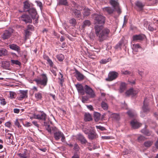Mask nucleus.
<instances>
[{
	"label": "nucleus",
	"mask_w": 158,
	"mask_h": 158,
	"mask_svg": "<svg viewBox=\"0 0 158 158\" xmlns=\"http://www.w3.org/2000/svg\"><path fill=\"white\" fill-rule=\"evenodd\" d=\"M126 86V84L124 83H121L120 86V89L121 90H123L125 88Z\"/></svg>",
	"instance_id": "43"
},
{
	"label": "nucleus",
	"mask_w": 158,
	"mask_h": 158,
	"mask_svg": "<svg viewBox=\"0 0 158 158\" xmlns=\"http://www.w3.org/2000/svg\"><path fill=\"white\" fill-rule=\"evenodd\" d=\"M141 131L143 134L147 136H149L151 135L150 133L145 129H142Z\"/></svg>",
	"instance_id": "37"
},
{
	"label": "nucleus",
	"mask_w": 158,
	"mask_h": 158,
	"mask_svg": "<svg viewBox=\"0 0 158 158\" xmlns=\"http://www.w3.org/2000/svg\"><path fill=\"white\" fill-rule=\"evenodd\" d=\"M15 124L17 126L18 128H20L21 127V125H20L19 122L17 119H16L15 122Z\"/></svg>",
	"instance_id": "44"
},
{
	"label": "nucleus",
	"mask_w": 158,
	"mask_h": 158,
	"mask_svg": "<svg viewBox=\"0 0 158 158\" xmlns=\"http://www.w3.org/2000/svg\"><path fill=\"white\" fill-rule=\"evenodd\" d=\"M110 3L113 6L114 9L118 13L120 14L121 13V10L119 6V3L117 0H110Z\"/></svg>",
	"instance_id": "4"
},
{
	"label": "nucleus",
	"mask_w": 158,
	"mask_h": 158,
	"mask_svg": "<svg viewBox=\"0 0 158 158\" xmlns=\"http://www.w3.org/2000/svg\"><path fill=\"white\" fill-rule=\"evenodd\" d=\"M132 127L134 129H136L140 127L141 124L138 123L135 120L132 121L131 122Z\"/></svg>",
	"instance_id": "16"
},
{
	"label": "nucleus",
	"mask_w": 158,
	"mask_h": 158,
	"mask_svg": "<svg viewBox=\"0 0 158 158\" xmlns=\"http://www.w3.org/2000/svg\"><path fill=\"white\" fill-rule=\"evenodd\" d=\"M47 60L48 63L49 64V65L50 66H52L53 63L52 61L48 57L47 59Z\"/></svg>",
	"instance_id": "48"
},
{
	"label": "nucleus",
	"mask_w": 158,
	"mask_h": 158,
	"mask_svg": "<svg viewBox=\"0 0 158 158\" xmlns=\"http://www.w3.org/2000/svg\"><path fill=\"white\" fill-rule=\"evenodd\" d=\"M11 61L13 64H15L18 65H20L21 64L20 62L18 60H11Z\"/></svg>",
	"instance_id": "42"
},
{
	"label": "nucleus",
	"mask_w": 158,
	"mask_h": 158,
	"mask_svg": "<svg viewBox=\"0 0 158 158\" xmlns=\"http://www.w3.org/2000/svg\"><path fill=\"white\" fill-rule=\"evenodd\" d=\"M72 158H79V156L77 154H75Z\"/></svg>",
	"instance_id": "62"
},
{
	"label": "nucleus",
	"mask_w": 158,
	"mask_h": 158,
	"mask_svg": "<svg viewBox=\"0 0 158 158\" xmlns=\"http://www.w3.org/2000/svg\"><path fill=\"white\" fill-rule=\"evenodd\" d=\"M83 131L86 134H89L90 132V130H89V129L87 128L83 129Z\"/></svg>",
	"instance_id": "47"
},
{
	"label": "nucleus",
	"mask_w": 158,
	"mask_h": 158,
	"mask_svg": "<svg viewBox=\"0 0 158 158\" xmlns=\"http://www.w3.org/2000/svg\"><path fill=\"white\" fill-rule=\"evenodd\" d=\"M155 146L157 149H158V139L157 140Z\"/></svg>",
	"instance_id": "64"
},
{
	"label": "nucleus",
	"mask_w": 158,
	"mask_h": 158,
	"mask_svg": "<svg viewBox=\"0 0 158 158\" xmlns=\"http://www.w3.org/2000/svg\"><path fill=\"white\" fill-rule=\"evenodd\" d=\"M153 142L152 141H148L144 142V146L147 147L150 146L152 144Z\"/></svg>",
	"instance_id": "33"
},
{
	"label": "nucleus",
	"mask_w": 158,
	"mask_h": 158,
	"mask_svg": "<svg viewBox=\"0 0 158 158\" xmlns=\"http://www.w3.org/2000/svg\"><path fill=\"white\" fill-rule=\"evenodd\" d=\"M102 107L104 110H107L108 109V106L107 103L104 102H102L101 104Z\"/></svg>",
	"instance_id": "36"
},
{
	"label": "nucleus",
	"mask_w": 158,
	"mask_h": 158,
	"mask_svg": "<svg viewBox=\"0 0 158 158\" xmlns=\"http://www.w3.org/2000/svg\"><path fill=\"white\" fill-rule=\"evenodd\" d=\"M35 81L38 84L45 86L47 85L48 79L46 75L44 74H43L41 75V78L36 79Z\"/></svg>",
	"instance_id": "3"
},
{
	"label": "nucleus",
	"mask_w": 158,
	"mask_h": 158,
	"mask_svg": "<svg viewBox=\"0 0 158 158\" xmlns=\"http://www.w3.org/2000/svg\"><path fill=\"white\" fill-rule=\"evenodd\" d=\"M92 118L91 115L89 113H85V114L84 120L85 121H89L92 120Z\"/></svg>",
	"instance_id": "23"
},
{
	"label": "nucleus",
	"mask_w": 158,
	"mask_h": 158,
	"mask_svg": "<svg viewBox=\"0 0 158 158\" xmlns=\"http://www.w3.org/2000/svg\"><path fill=\"white\" fill-rule=\"evenodd\" d=\"M8 51L4 48H0V56H2L7 55Z\"/></svg>",
	"instance_id": "22"
},
{
	"label": "nucleus",
	"mask_w": 158,
	"mask_h": 158,
	"mask_svg": "<svg viewBox=\"0 0 158 158\" xmlns=\"http://www.w3.org/2000/svg\"><path fill=\"white\" fill-rule=\"evenodd\" d=\"M94 118L95 121H98L100 118V114L98 112H95L94 114Z\"/></svg>",
	"instance_id": "28"
},
{
	"label": "nucleus",
	"mask_w": 158,
	"mask_h": 158,
	"mask_svg": "<svg viewBox=\"0 0 158 158\" xmlns=\"http://www.w3.org/2000/svg\"><path fill=\"white\" fill-rule=\"evenodd\" d=\"M143 35H135L133 36V40L134 41H139L143 40L145 38Z\"/></svg>",
	"instance_id": "10"
},
{
	"label": "nucleus",
	"mask_w": 158,
	"mask_h": 158,
	"mask_svg": "<svg viewBox=\"0 0 158 158\" xmlns=\"http://www.w3.org/2000/svg\"><path fill=\"white\" fill-rule=\"evenodd\" d=\"M27 29L29 30L33 31L34 30V27L32 25H29L27 26Z\"/></svg>",
	"instance_id": "50"
},
{
	"label": "nucleus",
	"mask_w": 158,
	"mask_h": 158,
	"mask_svg": "<svg viewBox=\"0 0 158 158\" xmlns=\"http://www.w3.org/2000/svg\"><path fill=\"white\" fill-rule=\"evenodd\" d=\"M148 29L149 31H153L155 30L154 28L153 27H152L150 25H149L148 27Z\"/></svg>",
	"instance_id": "55"
},
{
	"label": "nucleus",
	"mask_w": 158,
	"mask_h": 158,
	"mask_svg": "<svg viewBox=\"0 0 158 158\" xmlns=\"http://www.w3.org/2000/svg\"><path fill=\"white\" fill-rule=\"evenodd\" d=\"M138 92L137 91L134 90L131 88L127 90L125 93L126 95L127 96L131 95L132 96L135 95Z\"/></svg>",
	"instance_id": "12"
},
{
	"label": "nucleus",
	"mask_w": 158,
	"mask_h": 158,
	"mask_svg": "<svg viewBox=\"0 0 158 158\" xmlns=\"http://www.w3.org/2000/svg\"><path fill=\"white\" fill-rule=\"evenodd\" d=\"M74 13L75 15L77 18H79L81 17V13L80 12L79 10H76L74 11Z\"/></svg>",
	"instance_id": "38"
},
{
	"label": "nucleus",
	"mask_w": 158,
	"mask_h": 158,
	"mask_svg": "<svg viewBox=\"0 0 158 158\" xmlns=\"http://www.w3.org/2000/svg\"><path fill=\"white\" fill-rule=\"evenodd\" d=\"M20 19L26 23H31L32 22L31 19L27 15H22L20 17Z\"/></svg>",
	"instance_id": "11"
},
{
	"label": "nucleus",
	"mask_w": 158,
	"mask_h": 158,
	"mask_svg": "<svg viewBox=\"0 0 158 158\" xmlns=\"http://www.w3.org/2000/svg\"><path fill=\"white\" fill-rule=\"evenodd\" d=\"M27 90H20L19 96L17 97L19 100L21 101L27 97Z\"/></svg>",
	"instance_id": "8"
},
{
	"label": "nucleus",
	"mask_w": 158,
	"mask_h": 158,
	"mask_svg": "<svg viewBox=\"0 0 158 158\" xmlns=\"http://www.w3.org/2000/svg\"><path fill=\"white\" fill-rule=\"evenodd\" d=\"M56 130L54 132V136L56 140H58L60 138L62 142L65 140V137L63 133L60 131L57 130L55 128Z\"/></svg>",
	"instance_id": "2"
},
{
	"label": "nucleus",
	"mask_w": 158,
	"mask_h": 158,
	"mask_svg": "<svg viewBox=\"0 0 158 158\" xmlns=\"http://www.w3.org/2000/svg\"><path fill=\"white\" fill-rule=\"evenodd\" d=\"M88 100V98L87 97H82V101L83 103H85Z\"/></svg>",
	"instance_id": "46"
},
{
	"label": "nucleus",
	"mask_w": 158,
	"mask_h": 158,
	"mask_svg": "<svg viewBox=\"0 0 158 158\" xmlns=\"http://www.w3.org/2000/svg\"><path fill=\"white\" fill-rule=\"evenodd\" d=\"M110 137L108 136H102V139H110Z\"/></svg>",
	"instance_id": "61"
},
{
	"label": "nucleus",
	"mask_w": 158,
	"mask_h": 158,
	"mask_svg": "<svg viewBox=\"0 0 158 158\" xmlns=\"http://www.w3.org/2000/svg\"><path fill=\"white\" fill-rule=\"evenodd\" d=\"M76 87L78 92L81 94H83L84 93V89L82 85L79 84H77L76 85Z\"/></svg>",
	"instance_id": "17"
},
{
	"label": "nucleus",
	"mask_w": 158,
	"mask_h": 158,
	"mask_svg": "<svg viewBox=\"0 0 158 158\" xmlns=\"http://www.w3.org/2000/svg\"><path fill=\"white\" fill-rule=\"evenodd\" d=\"M31 125V123L29 122H27L25 124V126L26 127H29Z\"/></svg>",
	"instance_id": "54"
},
{
	"label": "nucleus",
	"mask_w": 158,
	"mask_h": 158,
	"mask_svg": "<svg viewBox=\"0 0 158 158\" xmlns=\"http://www.w3.org/2000/svg\"><path fill=\"white\" fill-rule=\"evenodd\" d=\"M9 47L10 49L17 52L18 53H20L21 52L20 48L15 44L10 45Z\"/></svg>",
	"instance_id": "13"
},
{
	"label": "nucleus",
	"mask_w": 158,
	"mask_h": 158,
	"mask_svg": "<svg viewBox=\"0 0 158 158\" xmlns=\"http://www.w3.org/2000/svg\"><path fill=\"white\" fill-rule=\"evenodd\" d=\"M110 59L109 58L106 59H103L102 60L100 61V63L105 64L107 62H109Z\"/></svg>",
	"instance_id": "40"
},
{
	"label": "nucleus",
	"mask_w": 158,
	"mask_h": 158,
	"mask_svg": "<svg viewBox=\"0 0 158 158\" xmlns=\"http://www.w3.org/2000/svg\"><path fill=\"white\" fill-rule=\"evenodd\" d=\"M13 32V30L12 29L9 28L6 30L4 32L2 37L4 40L8 39L11 36Z\"/></svg>",
	"instance_id": "7"
},
{
	"label": "nucleus",
	"mask_w": 158,
	"mask_h": 158,
	"mask_svg": "<svg viewBox=\"0 0 158 158\" xmlns=\"http://www.w3.org/2000/svg\"><path fill=\"white\" fill-rule=\"evenodd\" d=\"M128 115L131 117H135L136 114L133 111L130 110L127 112Z\"/></svg>",
	"instance_id": "27"
},
{
	"label": "nucleus",
	"mask_w": 158,
	"mask_h": 158,
	"mask_svg": "<svg viewBox=\"0 0 158 158\" xmlns=\"http://www.w3.org/2000/svg\"><path fill=\"white\" fill-rule=\"evenodd\" d=\"M118 73L115 71L110 72L108 74V78L106 79L107 81H111L115 79L118 76Z\"/></svg>",
	"instance_id": "5"
},
{
	"label": "nucleus",
	"mask_w": 158,
	"mask_h": 158,
	"mask_svg": "<svg viewBox=\"0 0 158 158\" xmlns=\"http://www.w3.org/2000/svg\"><path fill=\"white\" fill-rule=\"evenodd\" d=\"M87 108L90 110H93V107L91 105H87Z\"/></svg>",
	"instance_id": "59"
},
{
	"label": "nucleus",
	"mask_w": 158,
	"mask_h": 158,
	"mask_svg": "<svg viewBox=\"0 0 158 158\" xmlns=\"http://www.w3.org/2000/svg\"><path fill=\"white\" fill-rule=\"evenodd\" d=\"M24 11H27L30 9V4L28 1H26L24 2Z\"/></svg>",
	"instance_id": "21"
},
{
	"label": "nucleus",
	"mask_w": 158,
	"mask_h": 158,
	"mask_svg": "<svg viewBox=\"0 0 158 158\" xmlns=\"http://www.w3.org/2000/svg\"><path fill=\"white\" fill-rule=\"evenodd\" d=\"M136 6L138 8L139 10H141L143 9L144 5L139 1H137L135 3Z\"/></svg>",
	"instance_id": "25"
},
{
	"label": "nucleus",
	"mask_w": 158,
	"mask_h": 158,
	"mask_svg": "<svg viewBox=\"0 0 158 158\" xmlns=\"http://www.w3.org/2000/svg\"><path fill=\"white\" fill-rule=\"evenodd\" d=\"M35 97L37 100L41 99L42 98V94L40 92L35 94Z\"/></svg>",
	"instance_id": "35"
},
{
	"label": "nucleus",
	"mask_w": 158,
	"mask_h": 158,
	"mask_svg": "<svg viewBox=\"0 0 158 158\" xmlns=\"http://www.w3.org/2000/svg\"><path fill=\"white\" fill-rule=\"evenodd\" d=\"M37 4V5L39 6L40 8L42 7V3L40 2L37 1L36 2Z\"/></svg>",
	"instance_id": "56"
},
{
	"label": "nucleus",
	"mask_w": 158,
	"mask_h": 158,
	"mask_svg": "<svg viewBox=\"0 0 158 158\" xmlns=\"http://www.w3.org/2000/svg\"><path fill=\"white\" fill-rule=\"evenodd\" d=\"M122 73L124 74H127L129 73V72L128 71H125L124 72H123Z\"/></svg>",
	"instance_id": "63"
},
{
	"label": "nucleus",
	"mask_w": 158,
	"mask_h": 158,
	"mask_svg": "<svg viewBox=\"0 0 158 158\" xmlns=\"http://www.w3.org/2000/svg\"><path fill=\"white\" fill-rule=\"evenodd\" d=\"M83 15L85 16H88L90 13V10L88 8H85L83 10Z\"/></svg>",
	"instance_id": "26"
},
{
	"label": "nucleus",
	"mask_w": 158,
	"mask_h": 158,
	"mask_svg": "<svg viewBox=\"0 0 158 158\" xmlns=\"http://www.w3.org/2000/svg\"><path fill=\"white\" fill-rule=\"evenodd\" d=\"M14 112L15 113L18 114L19 112V109L17 108H15L14 109Z\"/></svg>",
	"instance_id": "57"
},
{
	"label": "nucleus",
	"mask_w": 158,
	"mask_h": 158,
	"mask_svg": "<svg viewBox=\"0 0 158 158\" xmlns=\"http://www.w3.org/2000/svg\"><path fill=\"white\" fill-rule=\"evenodd\" d=\"M86 93L90 97L94 98L95 96V93L93 89L89 86L86 85L85 86Z\"/></svg>",
	"instance_id": "9"
},
{
	"label": "nucleus",
	"mask_w": 158,
	"mask_h": 158,
	"mask_svg": "<svg viewBox=\"0 0 158 158\" xmlns=\"http://www.w3.org/2000/svg\"><path fill=\"white\" fill-rule=\"evenodd\" d=\"M9 97L11 99L15 98L16 96V94L15 92L13 91H9Z\"/></svg>",
	"instance_id": "31"
},
{
	"label": "nucleus",
	"mask_w": 158,
	"mask_h": 158,
	"mask_svg": "<svg viewBox=\"0 0 158 158\" xmlns=\"http://www.w3.org/2000/svg\"><path fill=\"white\" fill-rule=\"evenodd\" d=\"M69 23L71 24L73 26H75L77 23L76 20L74 18H72L69 20Z\"/></svg>",
	"instance_id": "30"
},
{
	"label": "nucleus",
	"mask_w": 158,
	"mask_h": 158,
	"mask_svg": "<svg viewBox=\"0 0 158 158\" xmlns=\"http://www.w3.org/2000/svg\"><path fill=\"white\" fill-rule=\"evenodd\" d=\"M88 136L89 138L90 139H93L96 138L97 136L96 134L93 130L89 133Z\"/></svg>",
	"instance_id": "20"
},
{
	"label": "nucleus",
	"mask_w": 158,
	"mask_h": 158,
	"mask_svg": "<svg viewBox=\"0 0 158 158\" xmlns=\"http://www.w3.org/2000/svg\"><path fill=\"white\" fill-rule=\"evenodd\" d=\"M46 117V114L43 111H41L40 113L38 114H33L34 118L40 120L45 121Z\"/></svg>",
	"instance_id": "6"
},
{
	"label": "nucleus",
	"mask_w": 158,
	"mask_h": 158,
	"mask_svg": "<svg viewBox=\"0 0 158 158\" xmlns=\"http://www.w3.org/2000/svg\"><path fill=\"white\" fill-rule=\"evenodd\" d=\"M96 127L97 129H99L102 131H103L105 130V128L104 127L100 126H96Z\"/></svg>",
	"instance_id": "49"
},
{
	"label": "nucleus",
	"mask_w": 158,
	"mask_h": 158,
	"mask_svg": "<svg viewBox=\"0 0 158 158\" xmlns=\"http://www.w3.org/2000/svg\"><path fill=\"white\" fill-rule=\"evenodd\" d=\"M146 100V99L144 100L143 105L142 108L143 111L144 113H146L149 111V109L148 107V105L145 103V102Z\"/></svg>",
	"instance_id": "24"
},
{
	"label": "nucleus",
	"mask_w": 158,
	"mask_h": 158,
	"mask_svg": "<svg viewBox=\"0 0 158 158\" xmlns=\"http://www.w3.org/2000/svg\"><path fill=\"white\" fill-rule=\"evenodd\" d=\"M145 137L142 135H140L138 138V140L140 142L144 140Z\"/></svg>",
	"instance_id": "45"
},
{
	"label": "nucleus",
	"mask_w": 158,
	"mask_h": 158,
	"mask_svg": "<svg viewBox=\"0 0 158 158\" xmlns=\"http://www.w3.org/2000/svg\"><path fill=\"white\" fill-rule=\"evenodd\" d=\"M20 158H27V156L26 154L24 153H19L18 154Z\"/></svg>",
	"instance_id": "41"
},
{
	"label": "nucleus",
	"mask_w": 158,
	"mask_h": 158,
	"mask_svg": "<svg viewBox=\"0 0 158 158\" xmlns=\"http://www.w3.org/2000/svg\"><path fill=\"white\" fill-rule=\"evenodd\" d=\"M56 58L60 61H62L64 59V56L62 54H59L56 56Z\"/></svg>",
	"instance_id": "34"
},
{
	"label": "nucleus",
	"mask_w": 158,
	"mask_h": 158,
	"mask_svg": "<svg viewBox=\"0 0 158 158\" xmlns=\"http://www.w3.org/2000/svg\"><path fill=\"white\" fill-rule=\"evenodd\" d=\"M132 48L133 50L137 52L138 49L141 48V47L138 44H134L133 45Z\"/></svg>",
	"instance_id": "32"
},
{
	"label": "nucleus",
	"mask_w": 158,
	"mask_h": 158,
	"mask_svg": "<svg viewBox=\"0 0 158 158\" xmlns=\"http://www.w3.org/2000/svg\"><path fill=\"white\" fill-rule=\"evenodd\" d=\"M76 77L78 81L82 80L84 78V75L78 71H76Z\"/></svg>",
	"instance_id": "19"
},
{
	"label": "nucleus",
	"mask_w": 158,
	"mask_h": 158,
	"mask_svg": "<svg viewBox=\"0 0 158 158\" xmlns=\"http://www.w3.org/2000/svg\"><path fill=\"white\" fill-rule=\"evenodd\" d=\"M32 19L35 18L37 13L35 9L33 8H30L27 11Z\"/></svg>",
	"instance_id": "15"
},
{
	"label": "nucleus",
	"mask_w": 158,
	"mask_h": 158,
	"mask_svg": "<svg viewBox=\"0 0 158 158\" xmlns=\"http://www.w3.org/2000/svg\"><path fill=\"white\" fill-rule=\"evenodd\" d=\"M90 25V22L89 20H86L83 22V24L82 26L83 28H85L86 26H89Z\"/></svg>",
	"instance_id": "29"
},
{
	"label": "nucleus",
	"mask_w": 158,
	"mask_h": 158,
	"mask_svg": "<svg viewBox=\"0 0 158 158\" xmlns=\"http://www.w3.org/2000/svg\"><path fill=\"white\" fill-rule=\"evenodd\" d=\"M32 123L36 127H38L39 125L37 123V122L36 121H33L32 122Z\"/></svg>",
	"instance_id": "53"
},
{
	"label": "nucleus",
	"mask_w": 158,
	"mask_h": 158,
	"mask_svg": "<svg viewBox=\"0 0 158 158\" xmlns=\"http://www.w3.org/2000/svg\"><path fill=\"white\" fill-rule=\"evenodd\" d=\"M103 11L109 14H112L114 11V9L110 7H106L102 8Z\"/></svg>",
	"instance_id": "14"
},
{
	"label": "nucleus",
	"mask_w": 158,
	"mask_h": 158,
	"mask_svg": "<svg viewBox=\"0 0 158 158\" xmlns=\"http://www.w3.org/2000/svg\"><path fill=\"white\" fill-rule=\"evenodd\" d=\"M77 139L80 141L82 144H85L87 142L86 139L81 134H78L77 136Z\"/></svg>",
	"instance_id": "18"
},
{
	"label": "nucleus",
	"mask_w": 158,
	"mask_h": 158,
	"mask_svg": "<svg viewBox=\"0 0 158 158\" xmlns=\"http://www.w3.org/2000/svg\"><path fill=\"white\" fill-rule=\"evenodd\" d=\"M5 125L6 126L9 127L10 128L11 127V123L10 122H7L5 123Z\"/></svg>",
	"instance_id": "51"
},
{
	"label": "nucleus",
	"mask_w": 158,
	"mask_h": 158,
	"mask_svg": "<svg viewBox=\"0 0 158 158\" xmlns=\"http://www.w3.org/2000/svg\"><path fill=\"white\" fill-rule=\"evenodd\" d=\"M138 73L139 75H140L142 77L144 74V73L143 71H138Z\"/></svg>",
	"instance_id": "58"
},
{
	"label": "nucleus",
	"mask_w": 158,
	"mask_h": 158,
	"mask_svg": "<svg viewBox=\"0 0 158 158\" xmlns=\"http://www.w3.org/2000/svg\"><path fill=\"white\" fill-rule=\"evenodd\" d=\"M33 19H35V23H38V16L37 15H36L35 17V18Z\"/></svg>",
	"instance_id": "60"
},
{
	"label": "nucleus",
	"mask_w": 158,
	"mask_h": 158,
	"mask_svg": "<svg viewBox=\"0 0 158 158\" xmlns=\"http://www.w3.org/2000/svg\"><path fill=\"white\" fill-rule=\"evenodd\" d=\"M59 4L60 5H66L67 4V0H59Z\"/></svg>",
	"instance_id": "39"
},
{
	"label": "nucleus",
	"mask_w": 158,
	"mask_h": 158,
	"mask_svg": "<svg viewBox=\"0 0 158 158\" xmlns=\"http://www.w3.org/2000/svg\"><path fill=\"white\" fill-rule=\"evenodd\" d=\"M6 103L4 99L2 98L1 99V103L3 105H5Z\"/></svg>",
	"instance_id": "52"
},
{
	"label": "nucleus",
	"mask_w": 158,
	"mask_h": 158,
	"mask_svg": "<svg viewBox=\"0 0 158 158\" xmlns=\"http://www.w3.org/2000/svg\"><path fill=\"white\" fill-rule=\"evenodd\" d=\"M95 33L99 40L102 41L106 39L109 34L110 30L107 28L103 29L102 25L105 23V17L101 15L94 14L93 15Z\"/></svg>",
	"instance_id": "1"
}]
</instances>
